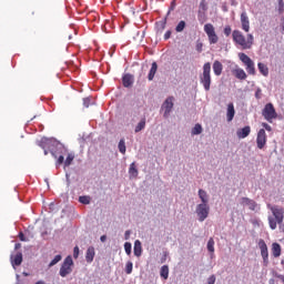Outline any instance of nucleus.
<instances>
[{"label":"nucleus","instance_id":"f257e3e1","mask_svg":"<svg viewBox=\"0 0 284 284\" xmlns=\"http://www.w3.org/2000/svg\"><path fill=\"white\" fill-rule=\"evenodd\" d=\"M37 145L43 149L48 148L52 156H54V159H58L55 163L57 168H59V165H63V161H65V155L68 154V149L65 148V145H63V143L59 142L57 139L53 138H42L40 141L37 142Z\"/></svg>","mask_w":284,"mask_h":284},{"label":"nucleus","instance_id":"f03ea898","mask_svg":"<svg viewBox=\"0 0 284 284\" xmlns=\"http://www.w3.org/2000/svg\"><path fill=\"white\" fill-rule=\"evenodd\" d=\"M267 210L272 212V215L267 216L268 226L271 230H276L277 223H283L284 221V207L276 204H266Z\"/></svg>","mask_w":284,"mask_h":284},{"label":"nucleus","instance_id":"7ed1b4c3","mask_svg":"<svg viewBox=\"0 0 284 284\" xmlns=\"http://www.w3.org/2000/svg\"><path fill=\"white\" fill-rule=\"evenodd\" d=\"M233 42L237 48H241V50H252V47L254 45V36L252 33L243 34L240 30H234L232 32Z\"/></svg>","mask_w":284,"mask_h":284},{"label":"nucleus","instance_id":"20e7f679","mask_svg":"<svg viewBox=\"0 0 284 284\" xmlns=\"http://www.w3.org/2000/svg\"><path fill=\"white\" fill-rule=\"evenodd\" d=\"M200 83L203 85L205 92H210L212 88V64L210 62L203 65V72L200 74Z\"/></svg>","mask_w":284,"mask_h":284},{"label":"nucleus","instance_id":"39448f33","mask_svg":"<svg viewBox=\"0 0 284 284\" xmlns=\"http://www.w3.org/2000/svg\"><path fill=\"white\" fill-rule=\"evenodd\" d=\"M74 266V261L72 260V255H68L63 263L61 264L59 275L62 278H65V276H69V274L72 272V267Z\"/></svg>","mask_w":284,"mask_h":284},{"label":"nucleus","instance_id":"423d86ee","mask_svg":"<svg viewBox=\"0 0 284 284\" xmlns=\"http://www.w3.org/2000/svg\"><path fill=\"white\" fill-rule=\"evenodd\" d=\"M262 116H264L265 121H267L268 123H273L274 119L278 118V113H276L274 104H265L264 109L262 110Z\"/></svg>","mask_w":284,"mask_h":284},{"label":"nucleus","instance_id":"0eeeda50","mask_svg":"<svg viewBox=\"0 0 284 284\" xmlns=\"http://www.w3.org/2000/svg\"><path fill=\"white\" fill-rule=\"evenodd\" d=\"M239 59L240 61H242V63H244V65H246V72L248 74H256V68L254 65V62L251 60V58L245 54V53H239Z\"/></svg>","mask_w":284,"mask_h":284},{"label":"nucleus","instance_id":"6e6552de","mask_svg":"<svg viewBox=\"0 0 284 284\" xmlns=\"http://www.w3.org/2000/svg\"><path fill=\"white\" fill-rule=\"evenodd\" d=\"M195 214L197 215V219L200 223H203L207 216H210V205L207 204H197L195 209Z\"/></svg>","mask_w":284,"mask_h":284},{"label":"nucleus","instance_id":"1a4fd4ad","mask_svg":"<svg viewBox=\"0 0 284 284\" xmlns=\"http://www.w3.org/2000/svg\"><path fill=\"white\" fill-rule=\"evenodd\" d=\"M258 248L261 250L263 266L267 267L270 265V252L267 251V244L264 240L258 241Z\"/></svg>","mask_w":284,"mask_h":284},{"label":"nucleus","instance_id":"9d476101","mask_svg":"<svg viewBox=\"0 0 284 284\" xmlns=\"http://www.w3.org/2000/svg\"><path fill=\"white\" fill-rule=\"evenodd\" d=\"M204 32L207 36L211 44L219 43V36H216V31L214 30V26L212 23H206L204 26Z\"/></svg>","mask_w":284,"mask_h":284},{"label":"nucleus","instance_id":"9b49d317","mask_svg":"<svg viewBox=\"0 0 284 284\" xmlns=\"http://www.w3.org/2000/svg\"><path fill=\"white\" fill-rule=\"evenodd\" d=\"M240 204L243 205V207H248L251 212H258L261 210V205L256 203V201L250 199V197H242L240 199Z\"/></svg>","mask_w":284,"mask_h":284},{"label":"nucleus","instance_id":"f8f14e48","mask_svg":"<svg viewBox=\"0 0 284 284\" xmlns=\"http://www.w3.org/2000/svg\"><path fill=\"white\" fill-rule=\"evenodd\" d=\"M174 108V97H169L162 104V110H164L163 116L164 119H169L172 110Z\"/></svg>","mask_w":284,"mask_h":284},{"label":"nucleus","instance_id":"ddd939ff","mask_svg":"<svg viewBox=\"0 0 284 284\" xmlns=\"http://www.w3.org/2000/svg\"><path fill=\"white\" fill-rule=\"evenodd\" d=\"M256 143L258 150H263L267 143V134L265 133V129H261L257 133Z\"/></svg>","mask_w":284,"mask_h":284},{"label":"nucleus","instance_id":"4468645a","mask_svg":"<svg viewBox=\"0 0 284 284\" xmlns=\"http://www.w3.org/2000/svg\"><path fill=\"white\" fill-rule=\"evenodd\" d=\"M241 24L244 32H250V17H247V12L245 11L241 13Z\"/></svg>","mask_w":284,"mask_h":284},{"label":"nucleus","instance_id":"2eb2a0df","mask_svg":"<svg viewBox=\"0 0 284 284\" xmlns=\"http://www.w3.org/2000/svg\"><path fill=\"white\" fill-rule=\"evenodd\" d=\"M11 265L12 267H19L21 263H23V254L21 252H18L14 256L11 255Z\"/></svg>","mask_w":284,"mask_h":284},{"label":"nucleus","instance_id":"dca6fc26","mask_svg":"<svg viewBox=\"0 0 284 284\" xmlns=\"http://www.w3.org/2000/svg\"><path fill=\"white\" fill-rule=\"evenodd\" d=\"M122 83L124 88H132V84L134 83V77L130 73H126L122 78Z\"/></svg>","mask_w":284,"mask_h":284},{"label":"nucleus","instance_id":"f3484780","mask_svg":"<svg viewBox=\"0 0 284 284\" xmlns=\"http://www.w3.org/2000/svg\"><path fill=\"white\" fill-rule=\"evenodd\" d=\"M250 132H252V129L250 126H244L236 131V135L239 139H247V136H250Z\"/></svg>","mask_w":284,"mask_h":284},{"label":"nucleus","instance_id":"a211bd4d","mask_svg":"<svg viewBox=\"0 0 284 284\" xmlns=\"http://www.w3.org/2000/svg\"><path fill=\"white\" fill-rule=\"evenodd\" d=\"M213 72L215 77H221V74H223V63H221V61L215 60L213 62Z\"/></svg>","mask_w":284,"mask_h":284},{"label":"nucleus","instance_id":"6ab92c4d","mask_svg":"<svg viewBox=\"0 0 284 284\" xmlns=\"http://www.w3.org/2000/svg\"><path fill=\"white\" fill-rule=\"evenodd\" d=\"M236 114V111L234 110V103H229L227 104V111H226V119L229 121V123L231 121H234V115Z\"/></svg>","mask_w":284,"mask_h":284},{"label":"nucleus","instance_id":"aec40b11","mask_svg":"<svg viewBox=\"0 0 284 284\" xmlns=\"http://www.w3.org/2000/svg\"><path fill=\"white\" fill-rule=\"evenodd\" d=\"M94 256H97V252L94 251V246H89L85 253L87 263H92L94 261Z\"/></svg>","mask_w":284,"mask_h":284},{"label":"nucleus","instance_id":"412c9836","mask_svg":"<svg viewBox=\"0 0 284 284\" xmlns=\"http://www.w3.org/2000/svg\"><path fill=\"white\" fill-rule=\"evenodd\" d=\"M233 74L235 79H239L240 81H245V79H247V73H245V70L241 68L233 70Z\"/></svg>","mask_w":284,"mask_h":284},{"label":"nucleus","instance_id":"4be33fe9","mask_svg":"<svg viewBox=\"0 0 284 284\" xmlns=\"http://www.w3.org/2000/svg\"><path fill=\"white\" fill-rule=\"evenodd\" d=\"M133 254H134V256H136L138 258L141 256V254H143V246L141 245V241H139V240H136V241L134 242Z\"/></svg>","mask_w":284,"mask_h":284},{"label":"nucleus","instance_id":"5701e85b","mask_svg":"<svg viewBox=\"0 0 284 284\" xmlns=\"http://www.w3.org/2000/svg\"><path fill=\"white\" fill-rule=\"evenodd\" d=\"M130 179H136L139 176V169H136V162H132L129 168Z\"/></svg>","mask_w":284,"mask_h":284},{"label":"nucleus","instance_id":"b1692460","mask_svg":"<svg viewBox=\"0 0 284 284\" xmlns=\"http://www.w3.org/2000/svg\"><path fill=\"white\" fill-rule=\"evenodd\" d=\"M156 70H159V64H156V62H152L151 69H150L149 74H148L149 81H154Z\"/></svg>","mask_w":284,"mask_h":284},{"label":"nucleus","instance_id":"393cba45","mask_svg":"<svg viewBox=\"0 0 284 284\" xmlns=\"http://www.w3.org/2000/svg\"><path fill=\"white\" fill-rule=\"evenodd\" d=\"M281 244L274 242L272 244V248H271V252H272V255L274 256V258H278V256H281Z\"/></svg>","mask_w":284,"mask_h":284},{"label":"nucleus","instance_id":"a878e982","mask_svg":"<svg viewBox=\"0 0 284 284\" xmlns=\"http://www.w3.org/2000/svg\"><path fill=\"white\" fill-rule=\"evenodd\" d=\"M160 276L161 278H164V281H168L170 276V266L163 265L160 270Z\"/></svg>","mask_w":284,"mask_h":284},{"label":"nucleus","instance_id":"bb28decb","mask_svg":"<svg viewBox=\"0 0 284 284\" xmlns=\"http://www.w3.org/2000/svg\"><path fill=\"white\" fill-rule=\"evenodd\" d=\"M257 68L263 77L270 75V69L265 65V63H262V62L257 63Z\"/></svg>","mask_w":284,"mask_h":284},{"label":"nucleus","instance_id":"cd10ccee","mask_svg":"<svg viewBox=\"0 0 284 284\" xmlns=\"http://www.w3.org/2000/svg\"><path fill=\"white\" fill-rule=\"evenodd\" d=\"M199 197L201 199L203 205H207L209 199H207V192H205V190L203 189L199 190Z\"/></svg>","mask_w":284,"mask_h":284},{"label":"nucleus","instance_id":"c85d7f7f","mask_svg":"<svg viewBox=\"0 0 284 284\" xmlns=\"http://www.w3.org/2000/svg\"><path fill=\"white\" fill-rule=\"evenodd\" d=\"M166 23H168V18H164V20L156 22L155 28L158 32H163L165 30Z\"/></svg>","mask_w":284,"mask_h":284},{"label":"nucleus","instance_id":"c756f323","mask_svg":"<svg viewBox=\"0 0 284 284\" xmlns=\"http://www.w3.org/2000/svg\"><path fill=\"white\" fill-rule=\"evenodd\" d=\"M145 130V118H142L140 122L136 124L134 132L135 134H139V132Z\"/></svg>","mask_w":284,"mask_h":284},{"label":"nucleus","instance_id":"7c9ffc66","mask_svg":"<svg viewBox=\"0 0 284 284\" xmlns=\"http://www.w3.org/2000/svg\"><path fill=\"white\" fill-rule=\"evenodd\" d=\"M203 132V126L201 124H195L194 128L192 129L191 133L193 136H196L199 134H202Z\"/></svg>","mask_w":284,"mask_h":284},{"label":"nucleus","instance_id":"2f4dec72","mask_svg":"<svg viewBox=\"0 0 284 284\" xmlns=\"http://www.w3.org/2000/svg\"><path fill=\"white\" fill-rule=\"evenodd\" d=\"M118 150L121 154H125L128 148L125 146V139H121L118 144Z\"/></svg>","mask_w":284,"mask_h":284},{"label":"nucleus","instance_id":"473e14b6","mask_svg":"<svg viewBox=\"0 0 284 284\" xmlns=\"http://www.w3.org/2000/svg\"><path fill=\"white\" fill-rule=\"evenodd\" d=\"M214 237H210L206 244V250L210 252V254H214Z\"/></svg>","mask_w":284,"mask_h":284},{"label":"nucleus","instance_id":"72a5a7b5","mask_svg":"<svg viewBox=\"0 0 284 284\" xmlns=\"http://www.w3.org/2000/svg\"><path fill=\"white\" fill-rule=\"evenodd\" d=\"M206 11H197V20L200 23H205L207 21V14Z\"/></svg>","mask_w":284,"mask_h":284},{"label":"nucleus","instance_id":"f704fd0d","mask_svg":"<svg viewBox=\"0 0 284 284\" xmlns=\"http://www.w3.org/2000/svg\"><path fill=\"white\" fill-rule=\"evenodd\" d=\"M72 161H74V154L68 153L67 159L63 161L64 168H70V165H72Z\"/></svg>","mask_w":284,"mask_h":284},{"label":"nucleus","instance_id":"c9c22d12","mask_svg":"<svg viewBox=\"0 0 284 284\" xmlns=\"http://www.w3.org/2000/svg\"><path fill=\"white\" fill-rule=\"evenodd\" d=\"M91 197L89 195H81L79 197V203H82V205H90Z\"/></svg>","mask_w":284,"mask_h":284},{"label":"nucleus","instance_id":"e433bc0d","mask_svg":"<svg viewBox=\"0 0 284 284\" xmlns=\"http://www.w3.org/2000/svg\"><path fill=\"white\" fill-rule=\"evenodd\" d=\"M61 258H63V256H61V254L55 255L52 261L49 263V267H54V265H57V263H60Z\"/></svg>","mask_w":284,"mask_h":284},{"label":"nucleus","instance_id":"4c0bfd02","mask_svg":"<svg viewBox=\"0 0 284 284\" xmlns=\"http://www.w3.org/2000/svg\"><path fill=\"white\" fill-rule=\"evenodd\" d=\"M199 12H207V1L201 0L199 6Z\"/></svg>","mask_w":284,"mask_h":284},{"label":"nucleus","instance_id":"58836bf2","mask_svg":"<svg viewBox=\"0 0 284 284\" xmlns=\"http://www.w3.org/2000/svg\"><path fill=\"white\" fill-rule=\"evenodd\" d=\"M185 26H186L185 21L181 20L178 23V26L175 27V31L176 32H183L185 30Z\"/></svg>","mask_w":284,"mask_h":284},{"label":"nucleus","instance_id":"ea45409f","mask_svg":"<svg viewBox=\"0 0 284 284\" xmlns=\"http://www.w3.org/2000/svg\"><path fill=\"white\" fill-rule=\"evenodd\" d=\"M124 252H125V254H128V256H130V254H132V243H130V242L124 243Z\"/></svg>","mask_w":284,"mask_h":284},{"label":"nucleus","instance_id":"a19ab883","mask_svg":"<svg viewBox=\"0 0 284 284\" xmlns=\"http://www.w3.org/2000/svg\"><path fill=\"white\" fill-rule=\"evenodd\" d=\"M134 267V264L132 262H128L125 265V274H132V270Z\"/></svg>","mask_w":284,"mask_h":284},{"label":"nucleus","instance_id":"79ce46f5","mask_svg":"<svg viewBox=\"0 0 284 284\" xmlns=\"http://www.w3.org/2000/svg\"><path fill=\"white\" fill-rule=\"evenodd\" d=\"M277 11H278V13L280 14H283V12H284V2H283V0H278L277 1Z\"/></svg>","mask_w":284,"mask_h":284},{"label":"nucleus","instance_id":"37998d69","mask_svg":"<svg viewBox=\"0 0 284 284\" xmlns=\"http://www.w3.org/2000/svg\"><path fill=\"white\" fill-rule=\"evenodd\" d=\"M263 97V90H261V88H257L255 91V99L261 100Z\"/></svg>","mask_w":284,"mask_h":284},{"label":"nucleus","instance_id":"c03bdc74","mask_svg":"<svg viewBox=\"0 0 284 284\" xmlns=\"http://www.w3.org/2000/svg\"><path fill=\"white\" fill-rule=\"evenodd\" d=\"M216 283V275H210L206 280L205 284H214Z\"/></svg>","mask_w":284,"mask_h":284},{"label":"nucleus","instance_id":"a18cd8bd","mask_svg":"<svg viewBox=\"0 0 284 284\" xmlns=\"http://www.w3.org/2000/svg\"><path fill=\"white\" fill-rule=\"evenodd\" d=\"M196 52H203V42H200L199 40L196 41L195 45Z\"/></svg>","mask_w":284,"mask_h":284},{"label":"nucleus","instance_id":"49530a36","mask_svg":"<svg viewBox=\"0 0 284 284\" xmlns=\"http://www.w3.org/2000/svg\"><path fill=\"white\" fill-rule=\"evenodd\" d=\"M224 34H225V37H230V34H232V27L226 26L224 28Z\"/></svg>","mask_w":284,"mask_h":284},{"label":"nucleus","instance_id":"de8ad7c7","mask_svg":"<svg viewBox=\"0 0 284 284\" xmlns=\"http://www.w3.org/2000/svg\"><path fill=\"white\" fill-rule=\"evenodd\" d=\"M262 128H264V130H266V132H272V126L265 122L262 123Z\"/></svg>","mask_w":284,"mask_h":284},{"label":"nucleus","instance_id":"09e8293b","mask_svg":"<svg viewBox=\"0 0 284 284\" xmlns=\"http://www.w3.org/2000/svg\"><path fill=\"white\" fill-rule=\"evenodd\" d=\"M79 252H80L79 246H74V248H73V258H79Z\"/></svg>","mask_w":284,"mask_h":284},{"label":"nucleus","instance_id":"8fccbe9b","mask_svg":"<svg viewBox=\"0 0 284 284\" xmlns=\"http://www.w3.org/2000/svg\"><path fill=\"white\" fill-rule=\"evenodd\" d=\"M132 235V231L128 230L124 233V241H130V236Z\"/></svg>","mask_w":284,"mask_h":284},{"label":"nucleus","instance_id":"3c124183","mask_svg":"<svg viewBox=\"0 0 284 284\" xmlns=\"http://www.w3.org/2000/svg\"><path fill=\"white\" fill-rule=\"evenodd\" d=\"M83 105H84V108H90V98L83 99Z\"/></svg>","mask_w":284,"mask_h":284},{"label":"nucleus","instance_id":"603ef678","mask_svg":"<svg viewBox=\"0 0 284 284\" xmlns=\"http://www.w3.org/2000/svg\"><path fill=\"white\" fill-rule=\"evenodd\" d=\"M172 37V31H166L164 33V40L168 41V39H170Z\"/></svg>","mask_w":284,"mask_h":284},{"label":"nucleus","instance_id":"864d4df0","mask_svg":"<svg viewBox=\"0 0 284 284\" xmlns=\"http://www.w3.org/2000/svg\"><path fill=\"white\" fill-rule=\"evenodd\" d=\"M276 278H280V281H282V283L284 284V275L283 274H278L275 273Z\"/></svg>","mask_w":284,"mask_h":284},{"label":"nucleus","instance_id":"5fc2aeb1","mask_svg":"<svg viewBox=\"0 0 284 284\" xmlns=\"http://www.w3.org/2000/svg\"><path fill=\"white\" fill-rule=\"evenodd\" d=\"M19 239H20V241H22V242L28 241V240L26 239V235H23L22 232L19 233Z\"/></svg>","mask_w":284,"mask_h":284},{"label":"nucleus","instance_id":"6e6d98bb","mask_svg":"<svg viewBox=\"0 0 284 284\" xmlns=\"http://www.w3.org/2000/svg\"><path fill=\"white\" fill-rule=\"evenodd\" d=\"M165 261H168V252H164V254L161 258V263H165Z\"/></svg>","mask_w":284,"mask_h":284},{"label":"nucleus","instance_id":"4d7b16f0","mask_svg":"<svg viewBox=\"0 0 284 284\" xmlns=\"http://www.w3.org/2000/svg\"><path fill=\"white\" fill-rule=\"evenodd\" d=\"M67 185L70 186V173H65Z\"/></svg>","mask_w":284,"mask_h":284},{"label":"nucleus","instance_id":"13d9d810","mask_svg":"<svg viewBox=\"0 0 284 284\" xmlns=\"http://www.w3.org/2000/svg\"><path fill=\"white\" fill-rule=\"evenodd\" d=\"M278 227H280V232H283L284 233V223L281 222V223H277Z\"/></svg>","mask_w":284,"mask_h":284},{"label":"nucleus","instance_id":"bf43d9fd","mask_svg":"<svg viewBox=\"0 0 284 284\" xmlns=\"http://www.w3.org/2000/svg\"><path fill=\"white\" fill-rule=\"evenodd\" d=\"M100 241H101V243H105V241H108V236L106 235H102L100 237Z\"/></svg>","mask_w":284,"mask_h":284},{"label":"nucleus","instance_id":"052dcab7","mask_svg":"<svg viewBox=\"0 0 284 284\" xmlns=\"http://www.w3.org/2000/svg\"><path fill=\"white\" fill-rule=\"evenodd\" d=\"M174 8H176V1L173 0V1L171 2V10H174Z\"/></svg>","mask_w":284,"mask_h":284},{"label":"nucleus","instance_id":"680f3d73","mask_svg":"<svg viewBox=\"0 0 284 284\" xmlns=\"http://www.w3.org/2000/svg\"><path fill=\"white\" fill-rule=\"evenodd\" d=\"M42 150H44V156H48V148H42Z\"/></svg>","mask_w":284,"mask_h":284},{"label":"nucleus","instance_id":"e2e57ef3","mask_svg":"<svg viewBox=\"0 0 284 284\" xmlns=\"http://www.w3.org/2000/svg\"><path fill=\"white\" fill-rule=\"evenodd\" d=\"M276 282L274 281V278H271L270 281H268V284H275Z\"/></svg>","mask_w":284,"mask_h":284},{"label":"nucleus","instance_id":"0e129e2a","mask_svg":"<svg viewBox=\"0 0 284 284\" xmlns=\"http://www.w3.org/2000/svg\"><path fill=\"white\" fill-rule=\"evenodd\" d=\"M19 247H21V244H20V243H17V244H16V250H19Z\"/></svg>","mask_w":284,"mask_h":284},{"label":"nucleus","instance_id":"69168bd1","mask_svg":"<svg viewBox=\"0 0 284 284\" xmlns=\"http://www.w3.org/2000/svg\"><path fill=\"white\" fill-rule=\"evenodd\" d=\"M23 276H29V274H28V273H26V272H23Z\"/></svg>","mask_w":284,"mask_h":284},{"label":"nucleus","instance_id":"338daca9","mask_svg":"<svg viewBox=\"0 0 284 284\" xmlns=\"http://www.w3.org/2000/svg\"><path fill=\"white\" fill-rule=\"evenodd\" d=\"M17 281L19 282V274L16 275Z\"/></svg>","mask_w":284,"mask_h":284},{"label":"nucleus","instance_id":"774afa93","mask_svg":"<svg viewBox=\"0 0 284 284\" xmlns=\"http://www.w3.org/2000/svg\"><path fill=\"white\" fill-rule=\"evenodd\" d=\"M69 39H72V36H69Z\"/></svg>","mask_w":284,"mask_h":284}]
</instances>
